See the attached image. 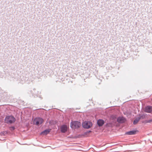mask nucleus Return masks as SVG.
Segmentation results:
<instances>
[{
	"label": "nucleus",
	"mask_w": 152,
	"mask_h": 152,
	"mask_svg": "<svg viewBox=\"0 0 152 152\" xmlns=\"http://www.w3.org/2000/svg\"><path fill=\"white\" fill-rule=\"evenodd\" d=\"M15 120V118L12 115L7 116L4 119L5 122L7 124H13Z\"/></svg>",
	"instance_id": "1"
},
{
	"label": "nucleus",
	"mask_w": 152,
	"mask_h": 152,
	"mask_svg": "<svg viewBox=\"0 0 152 152\" xmlns=\"http://www.w3.org/2000/svg\"><path fill=\"white\" fill-rule=\"evenodd\" d=\"M44 120L41 118L36 117L33 121V124H42Z\"/></svg>",
	"instance_id": "2"
},
{
	"label": "nucleus",
	"mask_w": 152,
	"mask_h": 152,
	"mask_svg": "<svg viewBox=\"0 0 152 152\" xmlns=\"http://www.w3.org/2000/svg\"><path fill=\"white\" fill-rule=\"evenodd\" d=\"M69 128V126L65 124L61 126L60 128L61 131L62 133H65L67 131Z\"/></svg>",
	"instance_id": "3"
},
{
	"label": "nucleus",
	"mask_w": 152,
	"mask_h": 152,
	"mask_svg": "<svg viewBox=\"0 0 152 152\" xmlns=\"http://www.w3.org/2000/svg\"><path fill=\"white\" fill-rule=\"evenodd\" d=\"M117 120V122L120 124L125 123L126 121V118L123 116H120L118 117Z\"/></svg>",
	"instance_id": "4"
},
{
	"label": "nucleus",
	"mask_w": 152,
	"mask_h": 152,
	"mask_svg": "<svg viewBox=\"0 0 152 152\" xmlns=\"http://www.w3.org/2000/svg\"><path fill=\"white\" fill-rule=\"evenodd\" d=\"M146 113H151L152 111V106H147L145 107L144 110Z\"/></svg>",
	"instance_id": "5"
},
{
	"label": "nucleus",
	"mask_w": 152,
	"mask_h": 152,
	"mask_svg": "<svg viewBox=\"0 0 152 152\" xmlns=\"http://www.w3.org/2000/svg\"><path fill=\"white\" fill-rule=\"evenodd\" d=\"M70 127L73 129H77L81 126V124H71Z\"/></svg>",
	"instance_id": "6"
},
{
	"label": "nucleus",
	"mask_w": 152,
	"mask_h": 152,
	"mask_svg": "<svg viewBox=\"0 0 152 152\" xmlns=\"http://www.w3.org/2000/svg\"><path fill=\"white\" fill-rule=\"evenodd\" d=\"M138 131L137 130L131 131L126 133V134L127 135H133L136 134Z\"/></svg>",
	"instance_id": "7"
},
{
	"label": "nucleus",
	"mask_w": 152,
	"mask_h": 152,
	"mask_svg": "<svg viewBox=\"0 0 152 152\" xmlns=\"http://www.w3.org/2000/svg\"><path fill=\"white\" fill-rule=\"evenodd\" d=\"M21 77V80L20 81V83L23 84L25 82H26L28 80V77Z\"/></svg>",
	"instance_id": "8"
},
{
	"label": "nucleus",
	"mask_w": 152,
	"mask_h": 152,
	"mask_svg": "<svg viewBox=\"0 0 152 152\" xmlns=\"http://www.w3.org/2000/svg\"><path fill=\"white\" fill-rule=\"evenodd\" d=\"M82 126L85 129H88L91 128L92 124H82Z\"/></svg>",
	"instance_id": "9"
},
{
	"label": "nucleus",
	"mask_w": 152,
	"mask_h": 152,
	"mask_svg": "<svg viewBox=\"0 0 152 152\" xmlns=\"http://www.w3.org/2000/svg\"><path fill=\"white\" fill-rule=\"evenodd\" d=\"M50 131H51V129H46V130L43 131V132H42L41 133V134H43L44 135H47V134H48V133H49L50 132Z\"/></svg>",
	"instance_id": "10"
},
{
	"label": "nucleus",
	"mask_w": 152,
	"mask_h": 152,
	"mask_svg": "<svg viewBox=\"0 0 152 152\" xmlns=\"http://www.w3.org/2000/svg\"><path fill=\"white\" fill-rule=\"evenodd\" d=\"M87 133V132H85L83 134L79 135L77 136V137L80 138L84 137H85V136L86 135V134Z\"/></svg>",
	"instance_id": "11"
},
{
	"label": "nucleus",
	"mask_w": 152,
	"mask_h": 152,
	"mask_svg": "<svg viewBox=\"0 0 152 152\" xmlns=\"http://www.w3.org/2000/svg\"><path fill=\"white\" fill-rule=\"evenodd\" d=\"M104 121L101 119H99L97 120L96 124H104Z\"/></svg>",
	"instance_id": "12"
},
{
	"label": "nucleus",
	"mask_w": 152,
	"mask_h": 152,
	"mask_svg": "<svg viewBox=\"0 0 152 152\" xmlns=\"http://www.w3.org/2000/svg\"><path fill=\"white\" fill-rule=\"evenodd\" d=\"M140 120V118L138 117L136 118L135 120H134L133 121V124H136Z\"/></svg>",
	"instance_id": "13"
},
{
	"label": "nucleus",
	"mask_w": 152,
	"mask_h": 152,
	"mask_svg": "<svg viewBox=\"0 0 152 152\" xmlns=\"http://www.w3.org/2000/svg\"><path fill=\"white\" fill-rule=\"evenodd\" d=\"M145 114H139L138 115L139 117L141 119H144L145 118Z\"/></svg>",
	"instance_id": "14"
},
{
	"label": "nucleus",
	"mask_w": 152,
	"mask_h": 152,
	"mask_svg": "<svg viewBox=\"0 0 152 152\" xmlns=\"http://www.w3.org/2000/svg\"><path fill=\"white\" fill-rule=\"evenodd\" d=\"M71 124H81V123L80 122L78 121H73L72 120L70 122Z\"/></svg>",
	"instance_id": "15"
},
{
	"label": "nucleus",
	"mask_w": 152,
	"mask_h": 152,
	"mask_svg": "<svg viewBox=\"0 0 152 152\" xmlns=\"http://www.w3.org/2000/svg\"><path fill=\"white\" fill-rule=\"evenodd\" d=\"M57 122L56 121L52 120L49 121V124H57Z\"/></svg>",
	"instance_id": "16"
},
{
	"label": "nucleus",
	"mask_w": 152,
	"mask_h": 152,
	"mask_svg": "<svg viewBox=\"0 0 152 152\" xmlns=\"http://www.w3.org/2000/svg\"><path fill=\"white\" fill-rule=\"evenodd\" d=\"M82 124H92V123L91 122H90V121H85L84 123V122H83L82 123Z\"/></svg>",
	"instance_id": "17"
},
{
	"label": "nucleus",
	"mask_w": 152,
	"mask_h": 152,
	"mask_svg": "<svg viewBox=\"0 0 152 152\" xmlns=\"http://www.w3.org/2000/svg\"><path fill=\"white\" fill-rule=\"evenodd\" d=\"M111 118L114 120L116 119V116L115 115H112L111 116Z\"/></svg>",
	"instance_id": "18"
},
{
	"label": "nucleus",
	"mask_w": 152,
	"mask_h": 152,
	"mask_svg": "<svg viewBox=\"0 0 152 152\" xmlns=\"http://www.w3.org/2000/svg\"><path fill=\"white\" fill-rule=\"evenodd\" d=\"M152 122V119L148 120L147 121V123H150Z\"/></svg>",
	"instance_id": "19"
},
{
	"label": "nucleus",
	"mask_w": 152,
	"mask_h": 152,
	"mask_svg": "<svg viewBox=\"0 0 152 152\" xmlns=\"http://www.w3.org/2000/svg\"><path fill=\"white\" fill-rule=\"evenodd\" d=\"M10 128L11 130H13L15 129V128L14 126H12L10 127Z\"/></svg>",
	"instance_id": "20"
},
{
	"label": "nucleus",
	"mask_w": 152,
	"mask_h": 152,
	"mask_svg": "<svg viewBox=\"0 0 152 152\" xmlns=\"http://www.w3.org/2000/svg\"><path fill=\"white\" fill-rule=\"evenodd\" d=\"M99 126H102L103 124H98Z\"/></svg>",
	"instance_id": "21"
}]
</instances>
